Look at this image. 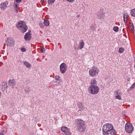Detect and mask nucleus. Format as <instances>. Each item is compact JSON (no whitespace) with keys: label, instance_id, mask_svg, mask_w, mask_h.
Instances as JSON below:
<instances>
[{"label":"nucleus","instance_id":"obj_35","mask_svg":"<svg viewBox=\"0 0 135 135\" xmlns=\"http://www.w3.org/2000/svg\"><path fill=\"white\" fill-rule=\"evenodd\" d=\"M66 135H71V133L69 132H67L66 133Z\"/></svg>","mask_w":135,"mask_h":135},{"label":"nucleus","instance_id":"obj_28","mask_svg":"<svg viewBox=\"0 0 135 135\" xmlns=\"http://www.w3.org/2000/svg\"><path fill=\"white\" fill-rule=\"evenodd\" d=\"M45 49L44 47H43L41 49V51L42 53H44L45 52Z\"/></svg>","mask_w":135,"mask_h":135},{"label":"nucleus","instance_id":"obj_45","mask_svg":"<svg viewBox=\"0 0 135 135\" xmlns=\"http://www.w3.org/2000/svg\"><path fill=\"white\" fill-rule=\"evenodd\" d=\"M56 83H59L60 82H57V81H56Z\"/></svg>","mask_w":135,"mask_h":135},{"label":"nucleus","instance_id":"obj_7","mask_svg":"<svg viewBox=\"0 0 135 135\" xmlns=\"http://www.w3.org/2000/svg\"><path fill=\"white\" fill-rule=\"evenodd\" d=\"M67 65L64 63H62L60 66V70L62 73H64L67 70Z\"/></svg>","mask_w":135,"mask_h":135},{"label":"nucleus","instance_id":"obj_30","mask_svg":"<svg viewBox=\"0 0 135 135\" xmlns=\"http://www.w3.org/2000/svg\"><path fill=\"white\" fill-rule=\"evenodd\" d=\"M131 29L132 31H134V27L133 24L132 23L131 25Z\"/></svg>","mask_w":135,"mask_h":135},{"label":"nucleus","instance_id":"obj_39","mask_svg":"<svg viewBox=\"0 0 135 135\" xmlns=\"http://www.w3.org/2000/svg\"><path fill=\"white\" fill-rule=\"evenodd\" d=\"M0 135H4L3 131H2L0 132Z\"/></svg>","mask_w":135,"mask_h":135},{"label":"nucleus","instance_id":"obj_6","mask_svg":"<svg viewBox=\"0 0 135 135\" xmlns=\"http://www.w3.org/2000/svg\"><path fill=\"white\" fill-rule=\"evenodd\" d=\"M125 128L126 131L128 133H131L133 129L132 124L129 123H127L126 124Z\"/></svg>","mask_w":135,"mask_h":135},{"label":"nucleus","instance_id":"obj_18","mask_svg":"<svg viewBox=\"0 0 135 135\" xmlns=\"http://www.w3.org/2000/svg\"><path fill=\"white\" fill-rule=\"evenodd\" d=\"M90 84L91 85H94L97 84V82L94 79H93L91 80L90 83Z\"/></svg>","mask_w":135,"mask_h":135},{"label":"nucleus","instance_id":"obj_17","mask_svg":"<svg viewBox=\"0 0 135 135\" xmlns=\"http://www.w3.org/2000/svg\"><path fill=\"white\" fill-rule=\"evenodd\" d=\"M44 24L46 26H48L49 25V21L48 20H44Z\"/></svg>","mask_w":135,"mask_h":135},{"label":"nucleus","instance_id":"obj_27","mask_svg":"<svg viewBox=\"0 0 135 135\" xmlns=\"http://www.w3.org/2000/svg\"><path fill=\"white\" fill-rule=\"evenodd\" d=\"M115 97L116 99L119 100H121V99L120 96L119 95V94H118V95L116 96Z\"/></svg>","mask_w":135,"mask_h":135},{"label":"nucleus","instance_id":"obj_1","mask_svg":"<svg viewBox=\"0 0 135 135\" xmlns=\"http://www.w3.org/2000/svg\"><path fill=\"white\" fill-rule=\"evenodd\" d=\"M103 133L104 135H115L116 131L111 124H105L103 127Z\"/></svg>","mask_w":135,"mask_h":135},{"label":"nucleus","instance_id":"obj_36","mask_svg":"<svg viewBox=\"0 0 135 135\" xmlns=\"http://www.w3.org/2000/svg\"><path fill=\"white\" fill-rule=\"evenodd\" d=\"M22 1V0H16V1L15 2H16L17 3H18L21 2Z\"/></svg>","mask_w":135,"mask_h":135},{"label":"nucleus","instance_id":"obj_43","mask_svg":"<svg viewBox=\"0 0 135 135\" xmlns=\"http://www.w3.org/2000/svg\"><path fill=\"white\" fill-rule=\"evenodd\" d=\"M1 95H2L1 93V92L0 91V96H1Z\"/></svg>","mask_w":135,"mask_h":135},{"label":"nucleus","instance_id":"obj_21","mask_svg":"<svg viewBox=\"0 0 135 135\" xmlns=\"http://www.w3.org/2000/svg\"><path fill=\"white\" fill-rule=\"evenodd\" d=\"M15 5L14 6V8L15 9V11H16V12L17 13H18V8L17 7H18L17 5V4L15 3V2H14Z\"/></svg>","mask_w":135,"mask_h":135},{"label":"nucleus","instance_id":"obj_41","mask_svg":"<svg viewBox=\"0 0 135 135\" xmlns=\"http://www.w3.org/2000/svg\"><path fill=\"white\" fill-rule=\"evenodd\" d=\"M44 0H41V2H44Z\"/></svg>","mask_w":135,"mask_h":135},{"label":"nucleus","instance_id":"obj_23","mask_svg":"<svg viewBox=\"0 0 135 135\" xmlns=\"http://www.w3.org/2000/svg\"><path fill=\"white\" fill-rule=\"evenodd\" d=\"M119 28L118 27L114 26L113 28V30L115 32H117L118 31Z\"/></svg>","mask_w":135,"mask_h":135},{"label":"nucleus","instance_id":"obj_24","mask_svg":"<svg viewBox=\"0 0 135 135\" xmlns=\"http://www.w3.org/2000/svg\"><path fill=\"white\" fill-rule=\"evenodd\" d=\"M25 90L26 93H28L30 91V90L28 87H26L25 89Z\"/></svg>","mask_w":135,"mask_h":135},{"label":"nucleus","instance_id":"obj_25","mask_svg":"<svg viewBox=\"0 0 135 135\" xmlns=\"http://www.w3.org/2000/svg\"><path fill=\"white\" fill-rule=\"evenodd\" d=\"M60 78V77L58 76H55V79L57 80H58V81H61V80H60V79H59V78Z\"/></svg>","mask_w":135,"mask_h":135},{"label":"nucleus","instance_id":"obj_8","mask_svg":"<svg viewBox=\"0 0 135 135\" xmlns=\"http://www.w3.org/2000/svg\"><path fill=\"white\" fill-rule=\"evenodd\" d=\"M14 41L11 38H7L6 42L7 45L8 46L12 47L14 45Z\"/></svg>","mask_w":135,"mask_h":135},{"label":"nucleus","instance_id":"obj_40","mask_svg":"<svg viewBox=\"0 0 135 135\" xmlns=\"http://www.w3.org/2000/svg\"><path fill=\"white\" fill-rule=\"evenodd\" d=\"M80 15H78L76 17L78 18V17H80Z\"/></svg>","mask_w":135,"mask_h":135},{"label":"nucleus","instance_id":"obj_4","mask_svg":"<svg viewBox=\"0 0 135 135\" xmlns=\"http://www.w3.org/2000/svg\"><path fill=\"white\" fill-rule=\"evenodd\" d=\"M17 27L21 28V29L22 30L21 32L22 33L25 32L27 29V26L23 21H21L19 22Z\"/></svg>","mask_w":135,"mask_h":135},{"label":"nucleus","instance_id":"obj_44","mask_svg":"<svg viewBox=\"0 0 135 135\" xmlns=\"http://www.w3.org/2000/svg\"><path fill=\"white\" fill-rule=\"evenodd\" d=\"M134 62L135 63V57H134Z\"/></svg>","mask_w":135,"mask_h":135},{"label":"nucleus","instance_id":"obj_11","mask_svg":"<svg viewBox=\"0 0 135 135\" xmlns=\"http://www.w3.org/2000/svg\"><path fill=\"white\" fill-rule=\"evenodd\" d=\"M105 13L102 10H100L98 12L97 14L98 17L100 19H102Z\"/></svg>","mask_w":135,"mask_h":135},{"label":"nucleus","instance_id":"obj_31","mask_svg":"<svg viewBox=\"0 0 135 135\" xmlns=\"http://www.w3.org/2000/svg\"><path fill=\"white\" fill-rule=\"evenodd\" d=\"M90 29H91V30L92 31H94L95 29V27L93 26H91L90 27Z\"/></svg>","mask_w":135,"mask_h":135},{"label":"nucleus","instance_id":"obj_3","mask_svg":"<svg viewBox=\"0 0 135 135\" xmlns=\"http://www.w3.org/2000/svg\"><path fill=\"white\" fill-rule=\"evenodd\" d=\"M89 93L92 94H96L98 93L99 91V88L97 85H91L89 87Z\"/></svg>","mask_w":135,"mask_h":135},{"label":"nucleus","instance_id":"obj_33","mask_svg":"<svg viewBox=\"0 0 135 135\" xmlns=\"http://www.w3.org/2000/svg\"><path fill=\"white\" fill-rule=\"evenodd\" d=\"M39 26L41 28H43L44 27V26L42 23H40L39 24Z\"/></svg>","mask_w":135,"mask_h":135},{"label":"nucleus","instance_id":"obj_2","mask_svg":"<svg viewBox=\"0 0 135 135\" xmlns=\"http://www.w3.org/2000/svg\"><path fill=\"white\" fill-rule=\"evenodd\" d=\"M78 130L80 131L83 132L85 129V125L84 121L81 119H78L76 121Z\"/></svg>","mask_w":135,"mask_h":135},{"label":"nucleus","instance_id":"obj_37","mask_svg":"<svg viewBox=\"0 0 135 135\" xmlns=\"http://www.w3.org/2000/svg\"><path fill=\"white\" fill-rule=\"evenodd\" d=\"M124 22L126 23L127 22V18L123 19Z\"/></svg>","mask_w":135,"mask_h":135},{"label":"nucleus","instance_id":"obj_13","mask_svg":"<svg viewBox=\"0 0 135 135\" xmlns=\"http://www.w3.org/2000/svg\"><path fill=\"white\" fill-rule=\"evenodd\" d=\"M2 90L4 91L5 89L7 88V84L6 83L3 82L2 84Z\"/></svg>","mask_w":135,"mask_h":135},{"label":"nucleus","instance_id":"obj_16","mask_svg":"<svg viewBox=\"0 0 135 135\" xmlns=\"http://www.w3.org/2000/svg\"><path fill=\"white\" fill-rule=\"evenodd\" d=\"M84 46V43L82 41L81 42H80L79 44V49H81L83 48Z\"/></svg>","mask_w":135,"mask_h":135},{"label":"nucleus","instance_id":"obj_42","mask_svg":"<svg viewBox=\"0 0 135 135\" xmlns=\"http://www.w3.org/2000/svg\"><path fill=\"white\" fill-rule=\"evenodd\" d=\"M118 91H116V93H117V94H118Z\"/></svg>","mask_w":135,"mask_h":135},{"label":"nucleus","instance_id":"obj_22","mask_svg":"<svg viewBox=\"0 0 135 135\" xmlns=\"http://www.w3.org/2000/svg\"><path fill=\"white\" fill-rule=\"evenodd\" d=\"M124 50V49L122 47H120L119 49L118 52L120 53H123Z\"/></svg>","mask_w":135,"mask_h":135},{"label":"nucleus","instance_id":"obj_19","mask_svg":"<svg viewBox=\"0 0 135 135\" xmlns=\"http://www.w3.org/2000/svg\"><path fill=\"white\" fill-rule=\"evenodd\" d=\"M131 15L133 17H135V8L132 9L130 12Z\"/></svg>","mask_w":135,"mask_h":135},{"label":"nucleus","instance_id":"obj_38","mask_svg":"<svg viewBox=\"0 0 135 135\" xmlns=\"http://www.w3.org/2000/svg\"><path fill=\"white\" fill-rule=\"evenodd\" d=\"M68 2H73V1H74L75 0H66Z\"/></svg>","mask_w":135,"mask_h":135},{"label":"nucleus","instance_id":"obj_9","mask_svg":"<svg viewBox=\"0 0 135 135\" xmlns=\"http://www.w3.org/2000/svg\"><path fill=\"white\" fill-rule=\"evenodd\" d=\"M31 31H30L29 32H27L24 35V38L26 41H29L31 40V34L30 33Z\"/></svg>","mask_w":135,"mask_h":135},{"label":"nucleus","instance_id":"obj_14","mask_svg":"<svg viewBox=\"0 0 135 135\" xmlns=\"http://www.w3.org/2000/svg\"><path fill=\"white\" fill-rule=\"evenodd\" d=\"M78 104L79 110H83L84 109V107L82 105V104L80 102H79Z\"/></svg>","mask_w":135,"mask_h":135},{"label":"nucleus","instance_id":"obj_10","mask_svg":"<svg viewBox=\"0 0 135 135\" xmlns=\"http://www.w3.org/2000/svg\"><path fill=\"white\" fill-rule=\"evenodd\" d=\"M9 85L10 87L13 88L15 86L16 81L13 79H10L9 81Z\"/></svg>","mask_w":135,"mask_h":135},{"label":"nucleus","instance_id":"obj_32","mask_svg":"<svg viewBox=\"0 0 135 135\" xmlns=\"http://www.w3.org/2000/svg\"><path fill=\"white\" fill-rule=\"evenodd\" d=\"M127 15L126 14V13L124 14L123 16V19L127 18Z\"/></svg>","mask_w":135,"mask_h":135},{"label":"nucleus","instance_id":"obj_29","mask_svg":"<svg viewBox=\"0 0 135 135\" xmlns=\"http://www.w3.org/2000/svg\"><path fill=\"white\" fill-rule=\"evenodd\" d=\"M135 87V83H134L130 87V89H131L134 88Z\"/></svg>","mask_w":135,"mask_h":135},{"label":"nucleus","instance_id":"obj_15","mask_svg":"<svg viewBox=\"0 0 135 135\" xmlns=\"http://www.w3.org/2000/svg\"><path fill=\"white\" fill-rule=\"evenodd\" d=\"M23 63L25 66L27 68H29L31 66V65L30 63L26 61H24L23 62Z\"/></svg>","mask_w":135,"mask_h":135},{"label":"nucleus","instance_id":"obj_26","mask_svg":"<svg viewBox=\"0 0 135 135\" xmlns=\"http://www.w3.org/2000/svg\"><path fill=\"white\" fill-rule=\"evenodd\" d=\"M55 0H48V4H50L54 2Z\"/></svg>","mask_w":135,"mask_h":135},{"label":"nucleus","instance_id":"obj_34","mask_svg":"<svg viewBox=\"0 0 135 135\" xmlns=\"http://www.w3.org/2000/svg\"><path fill=\"white\" fill-rule=\"evenodd\" d=\"M21 51L22 52H25L26 51V49L25 48H21Z\"/></svg>","mask_w":135,"mask_h":135},{"label":"nucleus","instance_id":"obj_5","mask_svg":"<svg viewBox=\"0 0 135 135\" xmlns=\"http://www.w3.org/2000/svg\"><path fill=\"white\" fill-rule=\"evenodd\" d=\"M99 71L98 68L94 66L92 67L89 70V75L92 77H93L97 75Z\"/></svg>","mask_w":135,"mask_h":135},{"label":"nucleus","instance_id":"obj_12","mask_svg":"<svg viewBox=\"0 0 135 135\" xmlns=\"http://www.w3.org/2000/svg\"><path fill=\"white\" fill-rule=\"evenodd\" d=\"M0 6L1 9L3 10L6 9L7 7L6 3L4 2L2 3L0 5Z\"/></svg>","mask_w":135,"mask_h":135},{"label":"nucleus","instance_id":"obj_20","mask_svg":"<svg viewBox=\"0 0 135 135\" xmlns=\"http://www.w3.org/2000/svg\"><path fill=\"white\" fill-rule=\"evenodd\" d=\"M68 129L67 127L65 126H62L61 127V130L62 132L65 131Z\"/></svg>","mask_w":135,"mask_h":135}]
</instances>
